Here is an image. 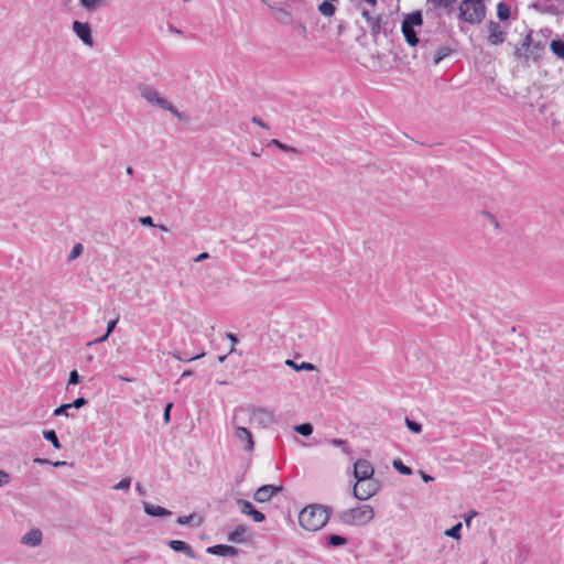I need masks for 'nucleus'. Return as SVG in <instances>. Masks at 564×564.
I'll return each mask as SVG.
<instances>
[{
    "label": "nucleus",
    "instance_id": "nucleus-1",
    "mask_svg": "<svg viewBox=\"0 0 564 564\" xmlns=\"http://www.w3.org/2000/svg\"><path fill=\"white\" fill-rule=\"evenodd\" d=\"M138 94L140 97L151 107L167 111L175 118L182 120L183 116L156 87L150 84L141 83L137 86Z\"/></svg>",
    "mask_w": 564,
    "mask_h": 564
},
{
    "label": "nucleus",
    "instance_id": "nucleus-2",
    "mask_svg": "<svg viewBox=\"0 0 564 564\" xmlns=\"http://www.w3.org/2000/svg\"><path fill=\"white\" fill-rule=\"evenodd\" d=\"M328 512L322 506H308L299 514L300 525L307 531H318L328 521Z\"/></svg>",
    "mask_w": 564,
    "mask_h": 564
},
{
    "label": "nucleus",
    "instance_id": "nucleus-3",
    "mask_svg": "<svg viewBox=\"0 0 564 564\" xmlns=\"http://www.w3.org/2000/svg\"><path fill=\"white\" fill-rule=\"evenodd\" d=\"M375 518V510L370 505H361L346 509L338 514L341 523L347 525L361 527L371 522Z\"/></svg>",
    "mask_w": 564,
    "mask_h": 564
},
{
    "label": "nucleus",
    "instance_id": "nucleus-4",
    "mask_svg": "<svg viewBox=\"0 0 564 564\" xmlns=\"http://www.w3.org/2000/svg\"><path fill=\"white\" fill-rule=\"evenodd\" d=\"M544 50L545 43L543 41H534L532 33L530 32L525 35L521 45L516 47L514 56L525 61H538L542 56Z\"/></svg>",
    "mask_w": 564,
    "mask_h": 564
},
{
    "label": "nucleus",
    "instance_id": "nucleus-5",
    "mask_svg": "<svg viewBox=\"0 0 564 564\" xmlns=\"http://www.w3.org/2000/svg\"><path fill=\"white\" fill-rule=\"evenodd\" d=\"M486 14L482 1L464 0L459 6V17L468 23H480Z\"/></svg>",
    "mask_w": 564,
    "mask_h": 564
},
{
    "label": "nucleus",
    "instance_id": "nucleus-6",
    "mask_svg": "<svg viewBox=\"0 0 564 564\" xmlns=\"http://www.w3.org/2000/svg\"><path fill=\"white\" fill-rule=\"evenodd\" d=\"M231 427L235 442L239 444L247 454H252L254 451L253 435L250 430L239 423L237 412L231 419Z\"/></svg>",
    "mask_w": 564,
    "mask_h": 564
},
{
    "label": "nucleus",
    "instance_id": "nucleus-7",
    "mask_svg": "<svg viewBox=\"0 0 564 564\" xmlns=\"http://www.w3.org/2000/svg\"><path fill=\"white\" fill-rule=\"evenodd\" d=\"M423 23V18L421 12L416 11L411 14H408L402 22V33L404 35L405 41L409 45L415 46L419 43V39L416 36L415 26H421Z\"/></svg>",
    "mask_w": 564,
    "mask_h": 564
},
{
    "label": "nucleus",
    "instance_id": "nucleus-8",
    "mask_svg": "<svg viewBox=\"0 0 564 564\" xmlns=\"http://www.w3.org/2000/svg\"><path fill=\"white\" fill-rule=\"evenodd\" d=\"M379 489L380 485L378 480L369 479L362 482H358V480H356V484L352 488V495L356 499L365 501L375 496Z\"/></svg>",
    "mask_w": 564,
    "mask_h": 564
},
{
    "label": "nucleus",
    "instance_id": "nucleus-9",
    "mask_svg": "<svg viewBox=\"0 0 564 564\" xmlns=\"http://www.w3.org/2000/svg\"><path fill=\"white\" fill-rule=\"evenodd\" d=\"M72 30L75 35L83 42L84 45L93 47L95 42L93 37V29L88 22L74 21Z\"/></svg>",
    "mask_w": 564,
    "mask_h": 564
},
{
    "label": "nucleus",
    "instance_id": "nucleus-10",
    "mask_svg": "<svg viewBox=\"0 0 564 564\" xmlns=\"http://www.w3.org/2000/svg\"><path fill=\"white\" fill-rule=\"evenodd\" d=\"M375 468L372 464L367 459H357L354 464V477L358 482H362L372 479Z\"/></svg>",
    "mask_w": 564,
    "mask_h": 564
},
{
    "label": "nucleus",
    "instance_id": "nucleus-11",
    "mask_svg": "<svg viewBox=\"0 0 564 564\" xmlns=\"http://www.w3.org/2000/svg\"><path fill=\"white\" fill-rule=\"evenodd\" d=\"M250 420L256 422L258 425L262 427H267L274 423L275 419L272 412L262 409V408H251L250 409Z\"/></svg>",
    "mask_w": 564,
    "mask_h": 564
},
{
    "label": "nucleus",
    "instance_id": "nucleus-12",
    "mask_svg": "<svg viewBox=\"0 0 564 564\" xmlns=\"http://www.w3.org/2000/svg\"><path fill=\"white\" fill-rule=\"evenodd\" d=\"M283 487L282 486H273V485H264V486H261L259 487L254 494H253V499L257 501V502H267L269 501L274 495H276L278 492L282 491Z\"/></svg>",
    "mask_w": 564,
    "mask_h": 564
},
{
    "label": "nucleus",
    "instance_id": "nucleus-13",
    "mask_svg": "<svg viewBox=\"0 0 564 564\" xmlns=\"http://www.w3.org/2000/svg\"><path fill=\"white\" fill-rule=\"evenodd\" d=\"M237 505L239 506L240 511L243 514L250 516L254 522H263L265 520V516L261 511L257 510L251 502L238 499Z\"/></svg>",
    "mask_w": 564,
    "mask_h": 564
},
{
    "label": "nucleus",
    "instance_id": "nucleus-14",
    "mask_svg": "<svg viewBox=\"0 0 564 564\" xmlns=\"http://www.w3.org/2000/svg\"><path fill=\"white\" fill-rule=\"evenodd\" d=\"M43 540V534L40 529H31L21 536V543L26 546L36 547L40 546Z\"/></svg>",
    "mask_w": 564,
    "mask_h": 564
},
{
    "label": "nucleus",
    "instance_id": "nucleus-15",
    "mask_svg": "<svg viewBox=\"0 0 564 564\" xmlns=\"http://www.w3.org/2000/svg\"><path fill=\"white\" fill-rule=\"evenodd\" d=\"M249 540V530L245 525H238L228 534V541L234 543H246Z\"/></svg>",
    "mask_w": 564,
    "mask_h": 564
},
{
    "label": "nucleus",
    "instance_id": "nucleus-16",
    "mask_svg": "<svg viewBox=\"0 0 564 564\" xmlns=\"http://www.w3.org/2000/svg\"><path fill=\"white\" fill-rule=\"evenodd\" d=\"M207 553L218 556H236L238 551L236 547L226 544H217L209 546Z\"/></svg>",
    "mask_w": 564,
    "mask_h": 564
},
{
    "label": "nucleus",
    "instance_id": "nucleus-17",
    "mask_svg": "<svg viewBox=\"0 0 564 564\" xmlns=\"http://www.w3.org/2000/svg\"><path fill=\"white\" fill-rule=\"evenodd\" d=\"M110 0H78L79 6L88 13H94L108 6Z\"/></svg>",
    "mask_w": 564,
    "mask_h": 564
},
{
    "label": "nucleus",
    "instance_id": "nucleus-18",
    "mask_svg": "<svg viewBox=\"0 0 564 564\" xmlns=\"http://www.w3.org/2000/svg\"><path fill=\"white\" fill-rule=\"evenodd\" d=\"M169 545L175 552H182V553L186 554L189 558L195 557V553H194L193 549L184 541L171 540L169 542Z\"/></svg>",
    "mask_w": 564,
    "mask_h": 564
},
{
    "label": "nucleus",
    "instance_id": "nucleus-19",
    "mask_svg": "<svg viewBox=\"0 0 564 564\" xmlns=\"http://www.w3.org/2000/svg\"><path fill=\"white\" fill-rule=\"evenodd\" d=\"M144 512L151 517H165L170 516L171 511L160 507V506H153L151 503L144 502L143 503Z\"/></svg>",
    "mask_w": 564,
    "mask_h": 564
},
{
    "label": "nucleus",
    "instance_id": "nucleus-20",
    "mask_svg": "<svg viewBox=\"0 0 564 564\" xmlns=\"http://www.w3.org/2000/svg\"><path fill=\"white\" fill-rule=\"evenodd\" d=\"M362 17L367 20L369 28L373 33H380L383 31V28L381 26V18L380 17H372L369 11H364Z\"/></svg>",
    "mask_w": 564,
    "mask_h": 564
},
{
    "label": "nucleus",
    "instance_id": "nucleus-21",
    "mask_svg": "<svg viewBox=\"0 0 564 564\" xmlns=\"http://www.w3.org/2000/svg\"><path fill=\"white\" fill-rule=\"evenodd\" d=\"M176 522L180 525H193V527H199L204 522V518L199 514L192 513L186 517H178Z\"/></svg>",
    "mask_w": 564,
    "mask_h": 564
},
{
    "label": "nucleus",
    "instance_id": "nucleus-22",
    "mask_svg": "<svg viewBox=\"0 0 564 564\" xmlns=\"http://www.w3.org/2000/svg\"><path fill=\"white\" fill-rule=\"evenodd\" d=\"M488 41L492 45H498L505 41V33L497 24L490 25V34L488 36Z\"/></svg>",
    "mask_w": 564,
    "mask_h": 564
},
{
    "label": "nucleus",
    "instance_id": "nucleus-23",
    "mask_svg": "<svg viewBox=\"0 0 564 564\" xmlns=\"http://www.w3.org/2000/svg\"><path fill=\"white\" fill-rule=\"evenodd\" d=\"M334 1L325 0L318 6V11L324 17H333L335 14L336 8L333 4Z\"/></svg>",
    "mask_w": 564,
    "mask_h": 564
},
{
    "label": "nucleus",
    "instance_id": "nucleus-24",
    "mask_svg": "<svg viewBox=\"0 0 564 564\" xmlns=\"http://www.w3.org/2000/svg\"><path fill=\"white\" fill-rule=\"evenodd\" d=\"M285 365L293 368L294 370L296 371H301V370H306V371H313L316 369V367L311 364V362H302L300 365H297L295 361L291 360V359H288L285 361Z\"/></svg>",
    "mask_w": 564,
    "mask_h": 564
},
{
    "label": "nucleus",
    "instance_id": "nucleus-25",
    "mask_svg": "<svg viewBox=\"0 0 564 564\" xmlns=\"http://www.w3.org/2000/svg\"><path fill=\"white\" fill-rule=\"evenodd\" d=\"M551 51L558 57L564 61V42L560 40H554L551 42Z\"/></svg>",
    "mask_w": 564,
    "mask_h": 564
},
{
    "label": "nucleus",
    "instance_id": "nucleus-26",
    "mask_svg": "<svg viewBox=\"0 0 564 564\" xmlns=\"http://www.w3.org/2000/svg\"><path fill=\"white\" fill-rule=\"evenodd\" d=\"M43 437L46 441L51 442L52 445L54 446V448L59 449L62 447L55 431H53V430L44 431L43 432Z\"/></svg>",
    "mask_w": 564,
    "mask_h": 564
},
{
    "label": "nucleus",
    "instance_id": "nucleus-27",
    "mask_svg": "<svg viewBox=\"0 0 564 564\" xmlns=\"http://www.w3.org/2000/svg\"><path fill=\"white\" fill-rule=\"evenodd\" d=\"M333 446L339 447L346 455H351L352 451L345 440L334 438L329 442Z\"/></svg>",
    "mask_w": 564,
    "mask_h": 564
},
{
    "label": "nucleus",
    "instance_id": "nucleus-28",
    "mask_svg": "<svg viewBox=\"0 0 564 564\" xmlns=\"http://www.w3.org/2000/svg\"><path fill=\"white\" fill-rule=\"evenodd\" d=\"M497 15L500 20H508L510 18V7L500 2L497 6Z\"/></svg>",
    "mask_w": 564,
    "mask_h": 564
},
{
    "label": "nucleus",
    "instance_id": "nucleus-29",
    "mask_svg": "<svg viewBox=\"0 0 564 564\" xmlns=\"http://www.w3.org/2000/svg\"><path fill=\"white\" fill-rule=\"evenodd\" d=\"M462 523H457L455 525H453L452 528L445 530L444 534L446 536H449L452 539H455V540H459L460 539V530H462Z\"/></svg>",
    "mask_w": 564,
    "mask_h": 564
},
{
    "label": "nucleus",
    "instance_id": "nucleus-30",
    "mask_svg": "<svg viewBox=\"0 0 564 564\" xmlns=\"http://www.w3.org/2000/svg\"><path fill=\"white\" fill-rule=\"evenodd\" d=\"M269 145L276 147L278 149H280L281 151H284V152L297 153V150L294 147L284 144L276 139H272L270 141Z\"/></svg>",
    "mask_w": 564,
    "mask_h": 564
},
{
    "label": "nucleus",
    "instance_id": "nucleus-31",
    "mask_svg": "<svg viewBox=\"0 0 564 564\" xmlns=\"http://www.w3.org/2000/svg\"><path fill=\"white\" fill-rule=\"evenodd\" d=\"M394 469H397L401 475L409 476L412 474V469L405 466L400 459H394L392 463Z\"/></svg>",
    "mask_w": 564,
    "mask_h": 564
},
{
    "label": "nucleus",
    "instance_id": "nucleus-32",
    "mask_svg": "<svg viewBox=\"0 0 564 564\" xmlns=\"http://www.w3.org/2000/svg\"><path fill=\"white\" fill-rule=\"evenodd\" d=\"M451 54V50L447 47H440L433 58L434 65H437L441 63L442 59H444L446 56Z\"/></svg>",
    "mask_w": 564,
    "mask_h": 564
},
{
    "label": "nucleus",
    "instance_id": "nucleus-33",
    "mask_svg": "<svg viewBox=\"0 0 564 564\" xmlns=\"http://www.w3.org/2000/svg\"><path fill=\"white\" fill-rule=\"evenodd\" d=\"M327 542L332 546H340V545H345L347 543V539L343 538L340 535L330 534L327 538Z\"/></svg>",
    "mask_w": 564,
    "mask_h": 564
},
{
    "label": "nucleus",
    "instance_id": "nucleus-34",
    "mask_svg": "<svg viewBox=\"0 0 564 564\" xmlns=\"http://www.w3.org/2000/svg\"><path fill=\"white\" fill-rule=\"evenodd\" d=\"M294 430L303 436H310L313 433V426L310 423L296 425Z\"/></svg>",
    "mask_w": 564,
    "mask_h": 564
},
{
    "label": "nucleus",
    "instance_id": "nucleus-35",
    "mask_svg": "<svg viewBox=\"0 0 564 564\" xmlns=\"http://www.w3.org/2000/svg\"><path fill=\"white\" fill-rule=\"evenodd\" d=\"M130 486H131V479L129 477H126L122 480H120L118 484H116L113 486V489L128 491L130 489Z\"/></svg>",
    "mask_w": 564,
    "mask_h": 564
},
{
    "label": "nucleus",
    "instance_id": "nucleus-36",
    "mask_svg": "<svg viewBox=\"0 0 564 564\" xmlns=\"http://www.w3.org/2000/svg\"><path fill=\"white\" fill-rule=\"evenodd\" d=\"M405 425L406 427L413 432V433H421L422 432V425L415 421H412L410 419H405Z\"/></svg>",
    "mask_w": 564,
    "mask_h": 564
},
{
    "label": "nucleus",
    "instance_id": "nucleus-37",
    "mask_svg": "<svg viewBox=\"0 0 564 564\" xmlns=\"http://www.w3.org/2000/svg\"><path fill=\"white\" fill-rule=\"evenodd\" d=\"M72 409V405L69 403H66V404H62L61 406L56 408L54 410V415L56 416H59V415H65V416H69V410Z\"/></svg>",
    "mask_w": 564,
    "mask_h": 564
},
{
    "label": "nucleus",
    "instance_id": "nucleus-38",
    "mask_svg": "<svg viewBox=\"0 0 564 564\" xmlns=\"http://www.w3.org/2000/svg\"><path fill=\"white\" fill-rule=\"evenodd\" d=\"M82 252H83L82 243H76L73 247L72 251L69 252L68 260L69 261L75 260L76 258H78L80 256Z\"/></svg>",
    "mask_w": 564,
    "mask_h": 564
},
{
    "label": "nucleus",
    "instance_id": "nucleus-39",
    "mask_svg": "<svg viewBox=\"0 0 564 564\" xmlns=\"http://www.w3.org/2000/svg\"><path fill=\"white\" fill-rule=\"evenodd\" d=\"M482 215H484V217L488 220V223H489V224H490L495 229H497V230H499V229H500V225H499V223H498L497 218H496L492 214H490V213H484Z\"/></svg>",
    "mask_w": 564,
    "mask_h": 564
},
{
    "label": "nucleus",
    "instance_id": "nucleus-40",
    "mask_svg": "<svg viewBox=\"0 0 564 564\" xmlns=\"http://www.w3.org/2000/svg\"><path fill=\"white\" fill-rule=\"evenodd\" d=\"M82 380V377L78 375L76 370L70 371L68 378V384H77Z\"/></svg>",
    "mask_w": 564,
    "mask_h": 564
},
{
    "label": "nucleus",
    "instance_id": "nucleus-41",
    "mask_svg": "<svg viewBox=\"0 0 564 564\" xmlns=\"http://www.w3.org/2000/svg\"><path fill=\"white\" fill-rule=\"evenodd\" d=\"M10 479V475L7 471L0 469V487L9 484Z\"/></svg>",
    "mask_w": 564,
    "mask_h": 564
},
{
    "label": "nucleus",
    "instance_id": "nucleus-42",
    "mask_svg": "<svg viewBox=\"0 0 564 564\" xmlns=\"http://www.w3.org/2000/svg\"><path fill=\"white\" fill-rule=\"evenodd\" d=\"M139 223L143 226H152L154 227L155 225L153 224V219L152 217L150 216H144V217H141L139 218Z\"/></svg>",
    "mask_w": 564,
    "mask_h": 564
},
{
    "label": "nucleus",
    "instance_id": "nucleus-43",
    "mask_svg": "<svg viewBox=\"0 0 564 564\" xmlns=\"http://www.w3.org/2000/svg\"><path fill=\"white\" fill-rule=\"evenodd\" d=\"M87 403L86 399L85 398H78L76 399L73 403H69L72 405V408H75V409H80L82 406H84L85 404Z\"/></svg>",
    "mask_w": 564,
    "mask_h": 564
},
{
    "label": "nucleus",
    "instance_id": "nucleus-44",
    "mask_svg": "<svg viewBox=\"0 0 564 564\" xmlns=\"http://www.w3.org/2000/svg\"><path fill=\"white\" fill-rule=\"evenodd\" d=\"M172 406H173V403H167L165 409H164L163 420H164L165 424H167L170 422V413H171Z\"/></svg>",
    "mask_w": 564,
    "mask_h": 564
},
{
    "label": "nucleus",
    "instance_id": "nucleus-45",
    "mask_svg": "<svg viewBox=\"0 0 564 564\" xmlns=\"http://www.w3.org/2000/svg\"><path fill=\"white\" fill-rule=\"evenodd\" d=\"M117 323H118V319L109 321L108 324H107V332L106 333L110 335L113 332Z\"/></svg>",
    "mask_w": 564,
    "mask_h": 564
},
{
    "label": "nucleus",
    "instance_id": "nucleus-46",
    "mask_svg": "<svg viewBox=\"0 0 564 564\" xmlns=\"http://www.w3.org/2000/svg\"><path fill=\"white\" fill-rule=\"evenodd\" d=\"M419 474H420L421 478L423 479V481H425V482L434 480V478L431 475L424 473L423 470H420Z\"/></svg>",
    "mask_w": 564,
    "mask_h": 564
},
{
    "label": "nucleus",
    "instance_id": "nucleus-47",
    "mask_svg": "<svg viewBox=\"0 0 564 564\" xmlns=\"http://www.w3.org/2000/svg\"><path fill=\"white\" fill-rule=\"evenodd\" d=\"M108 337H109V334L106 333L105 335H100V337L95 339L94 341L88 343V345L90 346L93 344L104 343L107 340Z\"/></svg>",
    "mask_w": 564,
    "mask_h": 564
},
{
    "label": "nucleus",
    "instance_id": "nucleus-48",
    "mask_svg": "<svg viewBox=\"0 0 564 564\" xmlns=\"http://www.w3.org/2000/svg\"><path fill=\"white\" fill-rule=\"evenodd\" d=\"M33 463L34 464H40V465H47V464H52V462H50L48 459L46 458H40V457H36L33 459Z\"/></svg>",
    "mask_w": 564,
    "mask_h": 564
},
{
    "label": "nucleus",
    "instance_id": "nucleus-49",
    "mask_svg": "<svg viewBox=\"0 0 564 564\" xmlns=\"http://www.w3.org/2000/svg\"><path fill=\"white\" fill-rule=\"evenodd\" d=\"M252 122L260 126L261 128L268 129V126L257 117L252 118Z\"/></svg>",
    "mask_w": 564,
    "mask_h": 564
},
{
    "label": "nucleus",
    "instance_id": "nucleus-50",
    "mask_svg": "<svg viewBox=\"0 0 564 564\" xmlns=\"http://www.w3.org/2000/svg\"><path fill=\"white\" fill-rule=\"evenodd\" d=\"M226 337L231 341L234 343V345H236L238 343V338L236 337V335H234L232 333H227L226 334Z\"/></svg>",
    "mask_w": 564,
    "mask_h": 564
},
{
    "label": "nucleus",
    "instance_id": "nucleus-51",
    "mask_svg": "<svg viewBox=\"0 0 564 564\" xmlns=\"http://www.w3.org/2000/svg\"><path fill=\"white\" fill-rule=\"evenodd\" d=\"M209 258V254L207 252H203L200 254H198L195 259L196 262H199V261H203L205 259Z\"/></svg>",
    "mask_w": 564,
    "mask_h": 564
},
{
    "label": "nucleus",
    "instance_id": "nucleus-52",
    "mask_svg": "<svg viewBox=\"0 0 564 564\" xmlns=\"http://www.w3.org/2000/svg\"><path fill=\"white\" fill-rule=\"evenodd\" d=\"M66 464H67V463H66L65 460H57V462L52 463V465H53L54 467L64 466V465H66Z\"/></svg>",
    "mask_w": 564,
    "mask_h": 564
},
{
    "label": "nucleus",
    "instance_id": "nucleus-53",
    "mask_svg": "<svg viewBox=\"0 0 564 564\" xmlns=\"http://www.w3.org/2000/svg\"><path fill=\"white\" fill-rule=\"evenodd\" d=\"M204 356H205V354H204V352H202V354H199V355H197V356L191 357V358L188 359V361L199 359V358H202V357H204Z\"/></svg>",
    "mask_w": 564,
    "mask_h": 564
},
{
    "label": "nucleus",
    "instance_id": "nucleus-54",
    "mask_svg": "<svg viewBox=\"0 0 564 564\" xmlns=\"http://www.w3.org/2000/svg\"><path fill=\"white\" fill-rule=\"evenodd\" d=\"M154 227H158L162 231H167V227L164 225H155Z\"/></svg>",
    "mask_w": 564,
    "mask_h": 564
},
{
    "label": "nucleus",
    "instance_id": "nucleus-55",
    "mask_svg": "<svg viewBox=\"0 0 564 564\" xmlns=\"http://www.w3.org/2000/svg\"><path fill=\"white\" fill-rule=\"evenodd\" d=\"M189 376H192V371H191V370H185V371L182 373V378L189 377Z\"/></svg>",
    "mask_w": 564,
    "mask_h": 564
},
{
    "label": "nucleus",
    "instance_id": "nucleus-56",
    "mask_svg": "<svg viewBox=\"0 0 564 564\" xmlns=\"http://www.w3.org/2000/svg\"><path fill=\"white\" fill-rule=\"evenodd\" d=\"M230 346H231V348H230V350H229V354H234V352H236V348H235L234 343H230Z\"/></svg>",
    "mask_w": 564,
    "mask_h": 564
},
{
    "label": "nucleus",
    "instance_id": "nucleus-57",
    "mask_svg": "<svg viewBox=\"0 0 564 564\" xmlns=\"http://www.w3.org/2000/svg\"><path fill=\"white\" fill-rule=\"evenodd\" d=\"M126 172H127V174L132 175L133 169L129 166V167H127Z\"/></svg>",
    "mask_w": 564,
    "mask_h": 564
},
{
    "label": "nucleus",
    "instance_id": "nucleus-58",
    "mask_svg": "<svg viewBox=\"0 0 564 564\" xmlns=\"http://www.w3.org/2000/svg\"><path fill=\"white\" fill-rule=\"evenodd\" d=\"M470 520H471V516H469V517L465 518V522H466V524H467V525H469V524H470Z\"/></svg>",
    "mask_w": 564,
    "mask_h": 564
},
{
    "label": "nucleus",
    "instance_id": "nucleus-59",
    "mask_svg": "<svg viewBox=\"0 0 564 564\" xmlns=\"http://www.w3.org/2000/svg\"><path fill=\"white\" fill-rule=\"evenodd\" d=\"M225 360H226V356H219V357H218V361H219V362H224Z\"/></svg>",
    "mask_w": 564,
    "mask_h": 564
},
{
    "label": "nucleus",
    "instance_id": "nucleus-60",
    "mask_svg": "<svg viewBox=\"0 0 564 564\" xmlns=\"http://www.w3.org/2000/svg\"><path fill=\"white\" fill-rule=\"evenodd\" d=\"M173 357H174L175 359H177V360H182L181 356H180L178 354H176V352H174V354H173Z\"/></svg>",
    "mask_w": 564,
    "mask_h": 564
},
{
    "label": "nucleus",
    "instance_id": "nucleus-61",
    "mask_svg": "<svg viewBox=\"0 0 564 564\" xmlns=\"http://www.w3.org/2000/svg\"><path fill=\"white\" fill-rule=\"evenodd\" d=\"M120 379H121L122 381H130V379H128V378H126V377H120Z\"/></svg>",
    "mask_w": 564,
    "mask_h": 564
},
{
    "label": "nucleus",
    "instance_id": "nucleus-62",
    "mask_svg": "<svg viewBox=\"0 0 564 564\" xmlns=\"http://www.w3.org/2000/svg\"><path fill=\"white\" fill-rule=\"evenodd\" d=\"M184 2H188L189 0H183Z\"/></svg>",
    "mask_w": 564,
    "mask_h": 564
}]
</instances>
